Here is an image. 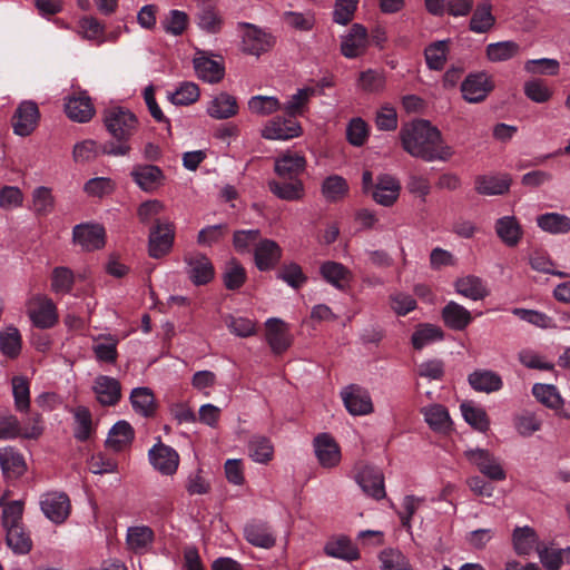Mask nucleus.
Wrapping results in <instances>:
<instances>
[{"label":"nucleus","mask_w":570,"mask_h":570,"mask_svg":"<svg viewBox=\"0 0 570 570\" xmlns=\"http://www.w3.org/2000/svg\"><path fill=\"white\" fill-rule=\"evenodd\" d=\"M7 544L17 554H26L32 548V541L22 525L6 528Z\"/></svg>","instance_id":"5fc2aeb1"},{"label":"nucleus","mask_w":570,"mask_h":570,"mask_svg":"<svg viewBox=\"0 0 570 570\" xmlns=\"http://www.w3.org/2000/svg\"><path fill=\"white\" fill-rule=\"evenodd\" d=\"M40 508L46 518L56 524L63 523L70 514L71 504L63 492H48L40 498Z\"/></svg>","instance_id":"6e6552de"},{"label":"nucleus","mask_w":570,"mask_h":570,"mask_svg":"<svg viewBox=\"0 0 570 570\" xmlns=\"http://www.w3.org/2000/svg\"><path fill=\"white\" fill-rule=\"evenodd\" d=\"M494 230L499 239L508 247H515L523 237V228L513 215L498 218L494 223Z\"/></svg>","instance_id":"4be33fe9"},{"label":"nucleus","mask_w":570,"mask_h":570,"mask_svg":"<svg viewBox=\"0 0 570 570\" xmlns=\"http://www.w3.org/2000/svg\"><path fill=\"white\" fill-rule=\"evenodd\" d=\"M0 466L3 473L17 476L26 470L23 456L11 446L0 449Z\"/></svg>","instance_id":"603ef678"},{"label":"nucleus","mask_w":570,"mask_h":570,"mask_svg":"<svg viewBox=\"0 0 570 570\" xmlns=\"http://www.w3.org/2000/svg\"><path fill=\"white\" fill-rule=\"evenodd\" d=\"M444 324L454 331H463L472 322V315L464 306L451 301L442 309Z\"/></svg>","instance_id":"2f4dec72"},{"label":"nucleus","mask_w":570,"mask_h":570,"mask_svg":"<svg viewBox=\"0 0 570 570\" xmlns=\"http://www.w3.org/2000/svg\"><path fill=\"white\" fill-rule=\"evenodd\" d=\"M381 570H414L410 559L399 549L387 548L379 554Z\"/></svg>","instance_id":"49530a36"},{"label":"nucleus","mask_w":570,"mask_h":570,"mask_svg":"<svg viewBox=\"0 0 570 570\" xmlns=\"http://www.w3.org/2000/svg\"><path fill=\"white\" fill-rule=\"evenodd\" d=\"M269 190L279 199L287 202L301 200L304 197L305 189L301 179L269 180Z\"/></svg>","instance_id":"72a5a7b5"},{"label":"nucleus","mask_w":570,"mask_h":570,"mask_svg":"<svg viewBox=\"0 0 570 570\" xmlns=\"http://www.w3.org/2000/svg\"><path fill=\"white\" fill-rule=\"evenodd\" d=\"M301 135L302 127L293 118L274 117L261 129V136L267 140H289Z\"/></svg>","instance_id":"9d476101"},{"label":"nucleus","mask_w":570,"mask_h":570,"mask_svg":"<svg viewBox=\"0 0 570 570\" xmlns=\"http://www.w3.org/2000/svg\"><path fill=\"white\" fill-rule=\"evenodd\" d=\"M22 350V336L20 331L8 325L0 331V353L10 360L17 358Z\"/></svg>","instance_id":"4c0bfd02"},{"label":"nucleus","mask_w":570,"mask_h":570,"mask_svg":"<svg viewBox=\"0 0 570 570\" xmlns=\"http://www.w3.org/2000/svg\"><path fill=\"white\" fill-rule=\"evenodd\" d=\"M193 63L197 77L205 82L217 83L224 78L225 67L220 58L215 59L208 52L198 50Z\"/></svg>","instance_id":"9b49d317"},{"label":"nucleus","mask_w":570,"mask_h":570,"mask_svg":"<svg viewBox=\"0 0 570 570\" xmlns=\"http://www.w3.org/2000/svg\"><path fill=\"white\" fill-rule=\"evenodd\" d=\"M224 284L228 289L239 288L246 279V271L236 259H229L224 269Z\"/></svg>","instance_id":"0e129e2a"},{"label":"nucleus","mask_w":570,"mask_h":570,"mask_svg":"<svg viewBox=\"0 0 570 570\" xmlns=\"http://www.w3.org/2000/svg\"><path fill=\"white\" fill-rule=\"evenodd\" d=\"M443 338L442 330L432 324L420 325L412 335V345L415 350H422L424 346L441 341Z\"/></svg>","instance_id":"052dcab7"},{"label":"nucleus","mask_w":570,"mask_h":570,"mask_svg":"<svg viewBox=\"0 0 570 570\" xmlns=\"http://www.w3.org/2000/svg\"><path fill=\"white\" fill-rule=\"evenodd\" d=\"M76 428H75V438L79 441H86L92 430V421H91V413L90 411L85 406H78L73 411Z\"/></svg>","instance_id":"774afa93"},{"label":"nucleus","mask_w":570,"mask_h":570,"mask_svg":"<svg viewBox=\"0 0 570 570\" xmlns=\"http://www.w3.org/2000/svg\"><path fill=\"white\" fill-rule=\"evenodd\" d=\"M466 460L473 464L480 473L492 481H503L507 473L499 458L485 449H470L464 452Z\"/></svg>","instance_id":"20e7f679"},{"label":"nucleus","mask_w":570,"mask_h":570,"mask_svg":"<svg viewBox=\"0 0 570 570\" xmlns=\"http://www.w3.org/2000/svg\"><path fill=\"white\" fill-rule=\"evenodd\" d=\"M511 185L507 174H490L475 179V190L481 195L495 196L505 194Z\"/></svg>","instance_id":"c85d7f7f"},{"label":"nucleus","mask_w":570,"mask_h":570,"mask_svg":"<svg viewBox=\"0 0 570 570\" xmlns=\"http://www.w3.org/2000/svg\"><path fill=\"white\" fill-rule=\"evenodd\" d=\"M131 176L135 183L145 191L155 190L161 181V170L153 165L136 166Z\"/></svg>","instance_id":"a19ab883"},{"label":"nucleus","mask_w":570,"mask_h":570,"mask_svg":"<svg viewBox=\"0 0 570 570\" xmlns=\"http://www.w3.org/2000/svg\"><path fill=\"white\" fill-rule=\"evenodd\" d=\"M135 436L132 426L127 421H118L110 429L106 445L115 452H120L127 449Z\"/></svg>","instance_id":"473e14b6"},{"label":"nucleus","mask_w":570,"mask_h":570,"mask_svg":"<svg viewBox=\"0 0 570 570\" xmlns=\"http://www.w3.org/2000/svg\"><path fill=\"white\" fill-rule=\"evenodd\" d=\"M520 50V45L515 41H498L485 47V56L491 62H503L517 57Z\"/></svg>","instance_id":"c03bdc74"},{"label":"nucleus","mask_w":570,"mask_h":570,"mask_svg":"<svg viewBox=\"0 0 570 570\" xmlns=\"http://www.w3.org/2000/svg\"><path fill=\"white\" fill-rule=\"evenodd\" d=\"M266 325V341L276 354L285 352L292 343L288 326L279 318H268Z\"/></svg>","instance_id":"412c9836"},{"label":"nucleus","mask_w":570,"mask_h":570,"mask_svg":"<svg viewBox=\"0 0 570 570\" xmlns=\"http://www.w3.org/2000/svg\"><path fill=\"white\" fill-rule=\"evenodd\" d=\"M40 120V111L37 102L32 100L21 101L12 117V129L18 136L26 137L35 131Z\"/></svg>","instance_id":"423d86ee"},{"label":"nucleus","mask_w":570,"mask_h":570,"mask_svg":"<svg viewBox=\"0 0 570 570\" xmlns=\"http://www.w3.org/2000/svg\"><path fill=\"white\" fill-rule=\"evenodd\" d=\"M11 383L17 411L27 412L30 407L29 381L24 376H14Z\"/></svg>","instance_id":"680f3d73"},{"label":"nucleus","mask_w":570,"mask_h":570,"mask_svg":"<svg viewBox=\"0 0 570 570\" xmlns=\"http://www.w3.org/2000/svg\"><path fill=\"white\" fill-rule=\"evenodd\" d=\"M535 223L541 230L551 235H564L570 232V217L557 212L539 215Z\"/></svg>","instance_id":"c9c22d12"},{"label":"nucleus","mask_w":570,"mask_h":570,"mask_svg":"<svg viewBox=\"0 0 570 570\" xmlns=\"http://www.w3.org/2000/svg\"><path fill=\"white\" fill-rule=\"evenodd\" d=\"M281 246L272 239H261L254 248V261L261 272L271 271L276 267L282 258Z\"/></svg>","instance_id":"f3484780"},{"label":"nucleus","mask_w":570,"mask_h":570,"mask_svg":"<svg viewBox=\"0 0 570 570\" xmlns=\"http://www.w3.org/2000/svg\"><path fill=\"white\" fill-rule=\"evenodd\" d=\"M428 425L435 432L446 433L451 430L452 421L448 410L441 404H432L422 409Z\"/></svg>","instance_id":"58836bf2"},{"label":"nucleus","mask_w":570,"mask_h":570,"mask_svg":"<svg viewBox=\"0 0 570 570\" xmlns=\"http://www.w3.org/2000/svg\"><path fill=\"white\" fill-rule=\"evenodd\" d=\"M450 40H439L430 43L425 50V61L430 69L441 70L443 69L450 48Z\"/></svg>","instance_id":"3c124183"},{"label":"nucleus","mask_w":570,"mask_h":570,"mask_svg":"<svg viewBox=\"0 0 570 570\" xmlns=\"http://www.w3.org/2000/svg\"><path fill=\"white\" fill-rule=\"evenodd\" d=\"M493 86L485 72L472 73L461 85L463 98L472 104L484 100Z\"/></svg>","instance_id":"2eb2a0df"},{"label":"nucleus","mask_w":570,"mask_h":570,"mask_svg":"<svg viewBox=\"0 0 570 570\" xmlns=\"http://www.w3.org/2000/svg\"><path fill=\"white\" fill-rule=\"evenodd\" d=\"M245 30L242 35V49L253 56H261L275 45V38L265 30L250 23L242 24Z\"/></svg>","instance_id":"1a4fd4ad"},{"label":"nucleus","mask_w":570,"mask_h":570,"mask_svg":"<svg viewBox=\"0 0 570 570\" xmlns=\"http://www.w3.org/2000/svg\"><path fill=\"white\" fill-rule=\"evenodd\" d=\"M468 381L473 390L484 393L497 392L503 386L501 376L490 370H476L469 375Z\"/></svg>","instance_id":"e433bc0d"},{"label":"nucleus","mask_w":570,"mask_h":570,"mask_svg":"<svg viewBox=\"0 0 570 570\" xmlns=\"http://www.w3.org/2000/svg\"><path fill=\"white\" fill-rule=\"evenodd\" d=\"M55 207V198L51 189L40 186L32 194V209L37 215H49Z\"/></svg>","instance_id":"e2e57ef3"},{"label":"nucleus","mask_w":570,"mask_h":570,"mask_svg":"<svg viewBox=\"0 0 570 570\" xmlns=\"http://www.w3.org/2000/svg\"><path fill=\"white\" fill-rule=\"evenodd\" d=\"M206 111L214 119H228L237 115L238 104L234 96L220 92L208 102Z\"/></svg>","instance_id":"c756f323"},{"label":"nucleus","mask_w":570,"mask_h":570,"mask_svg":"<svg viewBox=\"0 0 570 570\" xmlns=\"http://www.w3.org/2000/svg\"><path fill=\"white\" fill-rule=\"evenodd\" d=\"M65 111L71 120L77 122H87L95 115L91 99L83 92L67 97Z\"/></svg>","instance_id":"bb28decb"},{"label":"nucleus","mask_w":570,"mask_h":570,"mask_svg":"<svg viewBox=\"0 0 570 570\" xmlns=\"http://www.w3.org/2000/svg\"><path fill=\"white\" fill-rule=\"evenodd\" d=\"M248 110L256 116L266 117L282 108L281 101L274 96H253L247 101Z\"/></svg>","instance_id":"6e6d98bb"},{"label":"nucleus","mask_w":570,"mask_h":570,"mask_svg":"<svg viewBox=\"0 0 570 570\" xmlns=\"http://www.w3.org/2000/svg\"><path fill=\"white\" fill-rule=\"evenodd\" d=\"M347 191V181L345 178L338 175L328 176L322 184V195L327 202L331 203L343 199Z\"/></svg>","instance_id":"13d9d810"},{"label":"nucleus","mask_w":570,"mask_h":570,"mask_svg":"<svg viewBox=\"0 0 570 570\" xmlns=\"http://www.w3.org/2000/svg\"><path fill=\"white\" fill-rule=\"evenodd\" d=\"M248 453L254 462L266 464L273 459L274 448L265 436H253L248 443Z\"/></svg>","instance_id":"bf43d9fd"},{"label":"nucleus","mask_w":570,"mask_h":570,"mask_svg":"<svg viewBox=\"0 0 570 570\" xmlns=\"http://www.w3.org/2000/svg\"><path fill=\"white\" fill-rule=\"evenodd\" d=\"M495 17L492 14V4L489 1L480 2L470 20V30L475 33H485L493 28Z\"/></svg>","instance_id":"79ce46f5"},{"label":"nucleus","mask_w":570,"mask_h":570,"mask_svg":"<svg viewBox=\"0 0 570 570\" xmlns=\"http://www.w3.org/2000/svg\"><path fill=\"white\" fill-rule=\"evenodd\" d=\"M512 542L518 554L528 556L537 549L538 537L532 528L518 527L513 530Z\"/></svg>","instance_id":"a18cd8bd"},{"label":"nucleus","mask_w":570,"mask_h":570,"mask_svg":"<svg viewBox=\"0 0 570 570\" xmlns=\"http://www.w3.org/2000/svg\"><path fill=\"white\" fill-rule=\"evenodd\" d=\"M244 538L252 546L262 549H271L276 543V537L271 527L259 520H252L245 524Z\"/></svg>","instance_id":"aec40b11"},{"label":"nucleus","mask_w":570,"mask_h":570,"mask_svg":"<svg viewBox=\"0 0 570 570\" xmlns=\"http://www.w3.org/2000/svg\"><path fill=\"white\" fill-rule=\"evenodd\" d=\"M155 533L148 525H134L127 529V548L136 554L148 552L154 543Z\"/></svg>","instance_id":"a878e982"},{"label":"nucleus","mask_w":570,"mask_h":570,"mask_svg":"<svg viewBox=\"0 0 570 570\" xmlns=\"http://www.w3.org/2000/svg\"><path fill=\"white\" fill-rule=\"evenodd\" d=\"M341 396L350 414L367 415L373 412V403L368 392L357 385L346 386Z\"/></svg>","instance_id":"f8f14e48"},{"label":"nucleus","mask_w":570,"mask_h":570,"mask_svg":"<svg viewBox=\"0 0 570 570\" xmlns=\"http://www.w3.org/2000/svg\"><path fill=\"white\" fill-rule=\"evenodd\" d=\"M314 94V88L305 87L298 89L294 95H292L283 107L288 118L295 119V117L302 116L306 109L307 102Z\"/></svg>","instance_id":"864d4df0"},{"label":"nucleus","mask_w":570,"mask_h":570,"mask_svg":"<svg viewBox=\"0 0 570 570\" xmlns=\"http://www.w3.org/2000/svg\"><path fill=\"white\" fill-rule=\"evenodd\" d=\"M77 33L90 41L102 43L106 41L105 27L98 19L94 17H82L78 21Z\"/></svg>","instance_id":"4d7b16f0"},{"label":"nucleus","mask_w":570,"mask_h":570,"mask_svg":"<svg viewBox=\"0 0 570 570\" xmlns=\"http://www.w3.org/2000/svg\"><path fill=\"white\" fill-rule=\"evenodd\" d=\"M27 314L38 328L53 327L58 322L56 305L52 299L46 295L37 294L27 301Z\"/></svg>","instance_id":"7ed1b4c3"},{"label":"nucleus","mask_w":570,"mask_h":570,"mask_svg":"<svg viewBox=\"0 0 570 570\" xmlns=\"http://www.w3.org/2000/svg\"><path fill=\"white\" fill-rule=\"evenodd\" d=\"M175 227L170 222H156L148 236V253L153 258L166 256L174 244Z\"/></svg>","instance_id":"39448f33"},{"label":"nucleus","mask_w":570,"mask_h":570,"mask_svg":"<svg viewBox=\"0 0 570 570\" xmlns=\"http://www.w3.org/2000/svg\"><path fill=\"white\" fill-rule=\"evenodd\" d=\"M356 482L364 493L380 500L385 495L384 478L381 471L372 466H364L356 474Z\"/></svg>","instance_id":"b1692460"},{"label":"nucleus","mask_w":570,"mask_h":570,"mask_svg":"<svg viewBox=\"0 0 570 570\" xmlns=\"http://www.w3.org/2000/svg\"><path fill=\"white\" fill-rule=\"evenodd\" d=\"M148 459L151 466L163 475L175 474L179 466L178 452L160 441L149 449Z\"/></svg>","instance_id":"0eeeda50"},{"label":"nucleus","mask_w":570,"mask_h":570,"mask_svg":"<svg viewBox=\"0 0 570 570\" xmlns=\"http://www.w3.org/2000/svg\"><path fill=\"white\" fill-rule=\"evenodd\" d=\"M73 242L85 250H95L105 245V228L99 224H79L75 226Z\"/></svg>","instance_id":"dca6fc26"},{"label":"nucleus","mask_w":570,"mask_h":570,"mask_svg":"<svg viewBox=\"0 0 570 570\" xmlns=\"http://www.w3.org/2000/svg\"><path fill=\"white\" fill-rule=\"evenodd\" d=\"M277 277L295 289L301 288L307 281L302 267L296 263L284 264Z\"/></svg>","instance_id":"338daca9"},{"label":"nucleus","mask_w":570,"mask_h":570,"mask_svg":"<svg viewBox=\"0 0 570 570\" xmlns=\"http://www.w3.org/2000/svg\"><path fill=\"white\" fill-rule=\"evenodd\" d=\"M187 274L196 285H204L214 277V267L208 257L200 253H193L185 257Z\"/></svg>","instance_id":"6ab92c4d"},{"label":"nucleus","mask_w":570,"mask_h":570,"mask_svg":"<svg viewBox=\"0 0 570 570\" xmlns=\"http://www.w3.org/2000/svg\"><path fill=\"white\" fill-rule=\"evenodd\" d=\"M324 552L332 558L353 561L360 558L358 550L346 537L331 539L324 547Z\"/></svg>","instance_id":"ea45409f"},{"label":"nucleus","mask_w":570,"mask_h":570,"mask_svg":"<svg viewBox=\"0 0 570 570\" xmlns=\"http://www.w3.org/2000/svg\"><path fill=\"white\" fill-rule=\"evenodd\" d=\"M199 88L195 82H180L174 91L167 92L168 100L176 106H188L199 98Z\"/></svg>","instance_id":"8fccbe9b"},{"label":"nucleus","mask_w":570,"mask_h":570,"mask_svg":"<svg viewBox=\"0 0 570 570\" xmlns=\"http://www.w3.org/2000/svg\"><path fill=\"white\" fill-rule=\"evenodd\" d=\"M306 168L305 157L296 151H289L275 158L274 170L279 179H299Z\"/></svg>","instance_id":"ddd939ff"},{"label":"nucleus","mask_w":570,"mask_h":570,"mask_svg":"<svg viewBox=\"0 0 570 570\" xmlns=\"http://www.w3.org/2000/svg\"><path fill=\"white\" fill-rule=\"evenodd\" d=\"M225 324L229 332L238 337H249L256 334V322L247 317L228 315L225 318Z\"/></svg>","instance_id":"69168bd1"},{"label":"nucleus","mask_w":570,"mask_h":570,"mask_svg":"<svg viewBox=\"0 0 570 570\" xmlns=\"http://www.w3.org/2000/svg\"><path fill=\"white\" fill-rule=\"evenodd\" d=\"M460 410L464 421L479 432H487L490 428V420L485 410L472 402H463Z\"/></svg>","instance_id":"37998d69"},{"label":"nucleus","mask_w":570,"mask_h":570,"mask_svg":"<svg viewBox=\"0 0 570 570\" xmlns=\"http://www.w3.org/2000/svg\"><path fill=\"white\" fill-rule=\"evenodd\" d=\"M367 46V31L360 24L354 23L348 33L342 37L341 52L348 59L361 56Z\"/></svg>","instance_id":"5701e85b"},{"label":"nucleus","mask_w":570,"mask_h":570,"mask_svg":"<svg viewBox=\"0 0 570 570\" xmlns=\"http://www.w3.org/2000/svg\"><path fill=\"white\" fill-rule=\"evenodd\" d=\"M94 391L98 402L102 405L110 406L118 403L121 396V386L118 380L99 375L95 379Z\"/></svg>","instance_id":"393cba45"},{"label":"nucleus","mask_w":570,"mask_h":570,"mask_svg":"<svg viewBox=\"0 0 570 570\" xmlns=\"http://www.w3.org/2000/svg\"><path fill=\"white\" fill-rule=\"evenodd\" d=\"M322 277L333 287L344 291L350 286L352 272L342 263L327 261L320 267Z\"/></svg>","instance_id":"cd10ccee"},{"label":"nucleus","mask_w":570,"mask_h":570,"mask_svg":"<svg viewBox=\"0 0 570 570\" xmlns=\"http://www.w3.org/2000/svg\"><path fill=\"white\" fill-rule=\"evenodd\" d=\"M532 394L538 402L551 410H560L564 400L553 384L535 383L532 386Z\"/></svg>","instance_id":"09e8293b"},{"label":"nucleus","mask_w":570,"mask_h":570,"mask_svg":"<svg viewBox=\"0 0 570 570\" xmlns=\"http://www.w3.org/2000/svg\"><path fill=\"white\" fill-rule=\"evenodd\" d=\"M104 124L109 135L115 139V141L104 145V154L127 156L131 150L130 138L139 127L136 115L124 107L112 106L104 111Z\"/></svg>","instance_id":"f03ea898"},{"label":"nucleus","mask_w":570,"mask_h":570,"mask_svg":"<svg viewBox=\"0 0 570 570\" xmlns=\"http://www.w3.org/2000/svg\"><path fill=\"white\" fill-rule=\"evenodd\" d=\"M313 446L317 461L323 468H335L341 462V449L330 434H318L314 439Z\"/></svg>","instance_id":"4468645a"},{"label":"nucleus","mask_w":570,"mask_h":570,"mask_svg":"<svg viewBox=\"0 0 570 570\" xmlns=\"http://www.w3.org/2000/svg\"><path fill=\"white\" fill-rule=\"evenodd\" d=\"M454 288L458 294L471 301H481L489 295L485 282L474 275H465L458 278L454 283Z\"/></svg>","instance_id":"7c9ffc66"},{"label":"nucleus","mask_w":570,"mask_h":570,"mask_svg":"<svg viewBox=\"0 0 570 570\" xmlns=\"http://www.w3.org/2000/svg\"><path fill=\"white\" fill-rule=\"evenodd\" d=\"M400 138L406 153L425 161L448 160L453 155V149L442 142L439 129L428 120L404 125Z\"/></svg>","instance_id":"f257e3e1"},{"label":"nucleus","mask_w":570,"mask_h":570,"mask_svg":"<svg viewBox=\"0 0 570 570\" xmlns=\"http://www.w3.org/2000/svg\"><path fill=\"white\" fill-rule=\"evenodd\" d=\"M188 24V14L178 9L169 10L160 20L163 30L174 37L181 36L187 30Z\"/></svg>","instance_id":"de8ad7c7"},{"label":"nucleus","mask_w":570,"mask_h":570,"mask_svg":"<svg viewBox=\"0 0 570 570\" xmlns=\"http://www.w3.org/2000/svg\"><path fill=\"white\" fill-rule=\"evenodd\" d=\"M130 403L134 411L142 417H151L157 410L154 392L149 387H135L130 393Z\"/></svg>","instance_id":"f704fd0d"},{"label":"nucleus","mask_w":570,"mask_h":570,"mask_svg":"<svg viewBox=\"0 0 570 570\" xmlns=\"http://www.w3.org/2000/svg\"><path fill=\"white\" fill-rule=\"evenodd\" d=\"M400 191V181L392 175L383 174L377 177L372 197L379 205L390 207L399 199Z\"/></svg>","instance_id":"a211bd4d"}]
</instances>
